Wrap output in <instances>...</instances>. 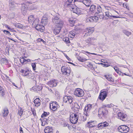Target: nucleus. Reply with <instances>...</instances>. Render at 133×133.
I'll use <instances>...</instances> for the list:
<instances>
[{"instance_id": "f257e3e1", "label": "nucleus", "mask_w": 133, "mask_h": 133, "mask_svg": "<svg viewBox=\"0 0 133 133\" xmlns=\"http://www.w3.org/2000/svg\"><path fill=\"white\" fill-rule=\"evenodd\" d=\"M20 72L22 73L23 76H26L28 78L32 79L34 78V75L30 73L28 69H21Z\"/></svg>"}, {"instance_id": "f03ea898", "label": "nucleus", "mask_w": 133, "mask_h": 133, "mask_svg": "<svg viewBox=\"0 0 133 133\" xmlns=\"http://www.w3.org/2000/svg\"><path fill=\"white\" fill-rule=\"evenodd\" d=\"M80 114L78 113H72L70 115V121L73 124L76 123L78 122L79 117Z\"/></svg>"}, {"instance_id": "7ed1b4c3", "label": "nucleus", "mask_w": 133, "mask_h": 133, "mask_svg": "<svg viewBox=\"0 0 133 133\" xmlns=\"http://www.w3.org/2000/svg\"><path fill=\"white\" fill-rule=\"evenodd\" d=\"M52 22L56 24L57 26H62L63 24V21L61 20L57 16H55L52 18Z\"/></svg>"}, {"instance_id": "20e7f679", "label": "nucleus", "mask_w": 133, "mask_h": 133, "mask_svg": "<svg viewBox=\"0 0 133 133\" xmlns=\"http://www.w3.org/2000/svg\"><path fill=\"white\" fill-rule=\"evenodd\" d=\"M108 111L104 108H100L98 111V116L99 118H102L106 115Z\"/></svg>"}, {"instance_id": "39448f33", "label": "nucleus", "mask_w": 133, "mask_h": 133, "mask_svg": "<svg viewBox=\"0 0 133 133\" xmlns=\"http://www.w3.org/2000/svg\"><path fill=\"white\" fill-rule=\"evenodd\" d=\"M118 129L119 132L123 133H127L129 130V128L125 125H122L119 126L118 128Z\"/></svg>"}, {"instance_id": "423d86ee", "label": "nucleus", "mask_w": 133, "mask_h": 133, "mask_svg": "<svg viewBox=\"0 0 133 133\" xmlns=\"http://www.w3.org/2000/svg\"><path fill=\"white\" fill-rule=\"evenodd\" d=\"M61 71L63 75L67 76H68L70 74V70L68 68L65 66L62 67Z\"/></svg>"}, {"instance_id": "0eeeda50", "label": "nucleus", "mask_w": 133, "mask_h": 133, "mask_svg": "<svg viewBox=\"0 0 133 133\" xmlns=\"http://www.w3.org/2000/svg\"><path fill=\"white\" fill-rule=\"evenodd\" d=\"M74 94L75 95L78 97H81L83 96L84 92L82 89L79 88H77L75 90Z\"/></svg>"}, {"instance_id": "6e6552de", "label": "nucleus", "mask_w": 133, "mask_h": 133, "mask_svg": "<svg viewBox=\"0 0 133 133\" xmlns=\"http://www.w3.org/2000/svg\"><path fill=\"white\" fill-rule=\"evenodd\" d=\"M117 118L123 121H125L127 119V115L122 112H119L118 113Z\"/></svg>"}, {"instance_id": "1a4fd4ad", "label": "nucleus", "mask_w": 133, "mask_h": 133, "mask_svg": "<svg viewBox=\"0 0 133 133\" xmlns=\"http://www.w3.org/2000/svg\"><path fill=\"white\" fill-rule=\"evenodd\" d=\"M94 31V30L92 28L90 27L87 28L85 29L84 32H85L84 37H86L90 35Z\"/></svg>"}, {"instance_id": "9d476101", "label": "nucleus", "mask_w": 133, "mask_h": 133, "mask_svg": "<svg viewBox=\"0 0 133 133\" xmlns=\"http://www.w3.org/2000/svg\"><path fill=\"white\" fill-rule=\"evenodd\" d=\"M81 30L79 29L76 28L71 31L69 35L71 36V38H73L75 35L79 34L81 32Z\"/></svg>"}, {"instance_id": "9b49d317", "label": "nucleus", "mask_w": 133, "mask_h": 133, "mask_svg": "<svg viewBox=\"0 0 133 133\" xmlns=\"http://www.w3.org/2000/svg\"><path fill=\"white\" fill-rule=\"evenodd\" d=\"M73 98L71 96H65L63 98V102L68 103H71L73 102Z\"/></svg>"}, {"instance_id": "f8f14e48", "label": "nucleus", "mask_w": 133, "mask_h": 133, "mask_svg": "<svg viewBox=\"0 0 133 133\" xmlns=\"http://www.w3.org/2000/svg\"><path fill=\"white\" fill-rule=\"evenodd\" d=\"M92 105L91 104H89L85 107L84 114L87 116L89 115V112L92 108Z\"/></svg>"}, {"instance_id": "ddd939ff", "label": "nucleus", "mask_w": 133, "mask_h": 133, "mask_svg": "<svg viewBox=\"0 0 133 133\" xmlns=\"http://www.w3.org/2000/svg\"><path fill=\"white\" fill-rule=\"evenodd\" d=\"M102 91V90H101L98 97V98L100 100L103 101L105 98L107 96V93L106 91Z\"/></svg>"}, {"instance_id": "4468645a", "label": "nucleus", "mask_w": 133, "mask_h": 133, "mask_svg": "<svg viewBox=\"0 0 133 133\" xmlns=\"http://www.w3.org/2000/svg\"><path fill=\"white\" fill-rule=\"evenodd\" d=\"M58 83V81L57 80L54 79L48 82V84L50 87L53 88L56 87Z\"/></svg>"}, {"instance_id": "2eb2a0df", "label": "nucleus", "mask_w": 133, "mask_h": 133, "mask_svg": "<svg viewBox=\"0 0 133 133\" xmlns=\"http://www.w3.org/2000/svg\"><path fill=\"white\" fill-rule=\"evenodd\" d=\"M93 39L92 38L89 37L85 40L84 45L85 47H88L91 45V41Z\"/></svg>"}, {"instance_id": "dca6fc26", "label": "nucleus", "mask_w": 133, "mask_h": 133, "mask_svg": "<svg viewBox=\"0 0 133 133\" xmlns=\"http://www.w3.org/2000/svg\"><path fill=\"white\" fill-rule=\"evenodd\" d=\"M34 18L33 15H31L28 18V21L29 23H32L33 22L32 24L33 25H35V24L38 22V20L36 19L34 20Z\"/></svg>"}, {"instance_id": "f3484780", "label": "nucleus", "mask_w": 133, "mask_h": 133, "mask_svg": "<svg viewBox=\"0 0 133 133\" xmlns=\"http://www.w3.org/2000/svg\"><path fill=\"white\" fill-rule=\"evenodd\" d=\"M38 22L35 24V27L36 29L38 31H40L41 32H43L44 29V26L42 25L38 24Z\"/></svg>"}, {"instance_id": "a211bd4d", "label": "nucleus", "mask_w": 133, "mask_h": 133, "mask_svg": "<svg viewBox=\"0 0 133 133\" xmlns=\"http://www.w3.org/2000/svg\"><path fill=\"white\" fill-rule=\"evenodd\" d=\"M108 123L106 122H102L99 123L98 125V128H102L104 127H106L108 126Z\"/></svg>"}, {"instance_id": "6ab92c4d", "label": "nucleus", "mask_w": 133, "mask_h": 133, "mask_svg": "<svg viewBox=\"0 0 133 133\" xmlns=\"http://www.w3.org/2000/svg\"><path fill=\"white\" fill-rule=\"evenodd\" d=\"M43 87L41 85L37 86H34L32 88V89L35 91L38 92V91L42 90Z\"/></svg>"}, {"instance_id": "aec40b11", "label": "nucleus", "mask_w": 133, "mask_h": 133, "mask_svg": "<svg viewBox=\"0 0 133 133\" xmlns=\"http://www.w3.org/2000/svg\"><path fill=\"white\" fill-rule=\"evenodd\" d=\"M105 16L109 18H111V17H113L115 18H121L120 15L119 16H112L111 13H110L109 12H105ZM121 16V15H120Z\"/></svg>"}, {"instance_id": "412c9836", "label": "nucleus", "mask_w": 133, "mask_h": 133, "mask_svg": "<svg viewBox=\"0 0 133 133\" xmlns=\"http://www.w3.org/2000/svg\"><path fill=\"white\" fill-rule=\"evenodd\" d=\"M53 130L52 127L48 126L45 128L44 132L45 133H53Z\"/></svg>"}, {"instance_id": "4be33fe9", "label": "nucleus", "mask_w": 133, "mask_h": 133, "mask_svg": "<svg viewBox=\"0 0 133 133\" xmlns=\"http://www.w3.org/2000/svg\"><path fill=\"white\" fill-rule=\"evenodd\" d=\"M62 26H56L54 30V34L55 35L59 34L61 30V28H62Z\"/></svg>"}, {"instance_id": "5701e85b", "label": "nucleus", "mask_w": 133, "mask_h": 133, "mask_svg": "<svg viewBox=\"0 0 133 133\" xmlns=\"http://www.w3.org/2000/svg\"><path fill=\"white\" fill-rule=\"evenodd\" d=\"M41 100L38 98L36 99L34 101V103L35 104V106L38 107L39 106L41 105Z\"/></svg>"}, {"instance_id": "b1692460", "label": "nucleus", "mask_w": 133, "mask_h": 133, "mask_svg": "<svg viewBox=\"0 0 133 133\" xmlns=\"http://www.w3.org/2000/svg\"><path fill=\"white\" fill-rule=\"evenodd\" d=\"M5 94V92L4 89L0 86V97H3Z\"/></svg>"}, {"instance_id": "393cba45", "label": "nucleus", "mask_w": 133, "mask_h": 133, "mask_svg": "<svg viewBox=\"0 0 133 133\" xmlns=\"http://www.w3.org/2000/svg\"><path fill=\"white\" fill-rule=\"evenodd\" d=\"M91 1L90 0H83L82 3L86 6H89L91 4Z\"/></svg>"}, {"instance_id": "a878e982", "label": "nucleus", "mask_w": 133, "mask_h": 133, "mask_svg": "<svg viewBox=\"0 0 133 133\" xmlns=\"http://www.w3.org/2000/svg\"><path fill=\"white\" fill-rule=\"evenodd\" d=\"M9 113L8 109L6 108H4L2 113V116L3 117H5L7 116Z\"/></svg>"}, {"instance_id": "bb28decb", "label": "nucleus", "mask_w": 133, "mask_h": 133, "mask_svg": "<svg viewBox=\"0 0 133 133\" xmlns=\"http://www.w3.org/2000/svg\"><path fill=\"white\" fill-rule=\"evenodd\" d=\"M105 77L108 81H109L113 82L114 81V79L111 76L107 75L104 76Z\"/></svg>"}, {"instance_id": "cd10ccee", "label": "nucleus", "mask_w": 133, "mask_h": 133, "mask_svg": "<svg viewBox=\"0 0 133 133\" xmlns=\"http://www.w3.org/2000/svg\"><path fill=\"white\" fill-rule=\"evenodd\" d=\"M94 124L92 122H88L87 123V127L90 128H94Z\"/></svg>"}, {"instance_id": "c85d7f7f", "label": "nucleus", "mask_w": 133, "mask_h": 133, "mask_svg": "<svg viewBox=\"0 0 133 133\" xmlns=\"http://www.w3.org/2000/svg\"><path fill=\"white\" fill-rule=\"evenodd\" d=\"M102 12L101 7L99 5H97V11L96 12V14H98Z\"/></svg>"}, {"instance_id": "c756f323", "label": "nucleus", "mask_w": 133, "mask_h": 133, "mask_svg": "<svg viewBox=\"0 0 133 133\" xmlns=\"http://www.w3.org/2000/svg\"><path fill=\"white\" fill-rule=\"evenodd\" d=\"M23 110L22 109V108L19 107L18 108V114L21 116L23 114Z\"/></svg>"}, {"instance_id": "7c9ffc66", "label": "nucleus", "mask_w": 133, "mask_h": 133, "mask_svg": "<svg viewBox=\"0 0 133 133\" xmlns=\"http://www.w3.org/2000/svg\"><path fill=\"white\" fill-rule=\"evenodd\" d=\"M96 6L95 5H91L90 8V11L92 12H94Z\"/></svg>"}, {"instance_id": "2f4dec72", "label": "nucleus", "mask_w": 133, "mask_h": 133, "mask_svg": "<svg viewBox=\"0 0 133 133\" xmlns=\"http://www.w3.org/2000/svg\"><path fill=\"white\" fill-rule=\"evenodd\" d=\"M15 26L18 28H23L24 27L23 25L20 23L15 24Z\"/></svg>"}, {"instance_id": "473e14b6", "label": "nucleus", "mask_w": 133, "mask_h": 133, "mask_svg": "<svg viewBox=\"0 0 133 133\" xmlns=\"http://www.w3.org/2000/svg\"><path fill=\"white\" fill-rule=\"evenodd\" d=\"M73 12L75 13L76 14H79V9H77L76 8H72Z\"/></svg>"}, {"instance_id": "72a5a7b5", "label": "nucleus", "mask_w": 133, "mask_h": 133, "mask_svg": "<svg viewBox=\"0 0 133 133\" xmlns=\"http://www.w3.org/2000/svg\"><path fill=\"white\" fill-rule=\"evenodd\" d=\"M69 22L70 24V25L71 26H73L74 25L75 21L72 19H70L69 20Z\"/></svg>"}, {"instance_id": "f704fd0d", "label": "nucleus", "mask_w": 133, "mask_h": 133, "mask_svg": "<svg viewBox=\"0 0 133 133\" xmlns=\"http://www.w3.org/2000/svg\"><path fill=\"white\" fill-rule=\"evenodd\" d=\"M91 17V19L92 21V22H97L98 20V17L96 16H93V17Z\"/></svg>"}, {"instance_id": "c9c22d12", "label": "nucleus", "mask_w": 133, "mask_h": 133, "mask_svg": "<svg viewBox=\"0 0 133 133\" xmlns=\"http://www.w3.org/2000/svg\"><path fill=\"white\" fill-rule=\"evenodd\" d=\"M123 32L127 36H129V35H131V32L125 30H123Z\"/></svg>"}, {"instance_id": "e433bc0d", "label": "nucleus", "mask_w": 133, "mask_h": 133, "mask_svg": "<svg viewBox=\"0 0 133 133\" xmlns=\"http://www.w3.org/2000/svg\"><path fill=\"white\" fill-rule=\"evenodd\" d=\"M50 107L51 109L53 111H55L57 108L59 107H56V106H52L51 105V104H50Z\"/></svg>"}, {"instance_id": "4c0bfd02", "label": "nucleus", "mask_w": 133, "mask_h": 133, "mask_svg": "<svg viewBox=\"0 0 133 133\" xmlns=\"http://www.w3.org/2000/svg\"><path fill=\"white\" fill-rule=\"evenodd\" d=\"M96 15L98 16L99 18L101 19H103L104 18L103 14L102 12L99 13L98 14H97Z\"/></svg>"}, {"instance_id": "58836bf2", "label": "nucleus", "mask_w": 133, "mask_h": 133, "mask_svg": "<svg viewBox=\"0 0 133 133\" xmlns=\"http://www.w3.org/2000/svg\"><path fill=\"white\" fill-rule=\"evenodd\" d=\"M50 113L48 112H44V113L41 116L42 118H43L45 117H46L48 115H49Z\"/></svg>"}, {"instance_id": "ea45409f", "label": "nucleus", "mask_w": 133, "mask_h": 133, "mask_svg": "<svg viewBox=\"0 0 133 133\" xmlns=\"http://www.w3.org/2000/svg\"><path fill=\"white\" fill-rule=\"evenodd\" d=\"M63 40L64 41L66 42V43H70V41L69 39L67 37L64 38L63 39Z\"/></svg>"}, {"instance_id": "a19ab883", "label": "nucleus", "mask_w": 133, "mask_h": 133, "mask_svg": "<svg viewBox=\"0 0 133 133\" xmlns=\"http://www.w3.org/2000/svg\"><path fill=\"white\" fill-rule=\"evenodd\" d=\"M42 125L43 126H44L45 124L47 123V119H44L43 120H42Z\"/></svg>"}, {"instance_id": "79ce46f5", "label": "nucleus", "mask_w": 133, "mask_h": 133, "mask_svg": "<svg viewBox=\"0 0 133 133\" xmlns=\"http://www.w3.org/2000/svg\"><path fill=\"white\" fill-rule=\"evenodd\" d=\"M1 61L3 63L6 64L8 63V61L5 58H1Z\"/></svg>"}, {"instance_id": "37998d69", "label": "nucleus", "mask_w": 133, "mask_h": 133, "mask_svg": "<svg viewBox=\"0 0 133 133\" xmlns=\"http://www.w3.org/2000/svg\"><path fill=\"white\" fill-rule=\"evenodd\" d=\"M78 59L79 61L82 62H84L85 61L87 60V59L85 58H82V57H78Z\"/></svg>"}, {"instance_id": "c03bdc74", "label": "nucleus", "mask_w": 133, "mask_h": 133, "mask_svg": "<svg viewBox=\"0 0 133 133\" xmlns=\"http://www.w3.org/2000/svg\"><path fill=\"white\" fill-rule=\"evenodd\" d=\"M41 22H42V24H44L45 25L47 24V19L46 18H45V19H42Z\"/></svg>"}, {"instance_id": "a18cd8bd", "label": "nucleus", "mask_w": 133, "mask_h": 133, "mask_svg": "<svg viewBox=\"0 0 133 133\" xmlns=\"http://www.w3.org/2000/svg\"><path fill=\"white\" fill-rule=\"evenodd\" d=\"M95 129L94 128H90L89 130L90 133H97L96 132Z\"/></svg>"}, {"instance_id": "49530a36", "label": "nucleus", "mask_w": 133, "mask_h": 133, "mask_svg": "<svg viewBox=\"0 0 133 133\" xmlns=\"http://www.w3.org/2000/svg\"><path fill=\"white\" fill-rule=\"evenodd\" d=\"M51 104V105L52 106H55L56 107H59V105L57 104V102L56 101H54L52 102Z\"/></svg>"}, {"instance_id": "de8ad7c7", "label": "nucleus", "mask_w": 133, "mask_h": 133, "mask_svg": "<svg viewBox=\"0 0 133 133\" xmlns=\"http://www.w3.org/2000/svg\"><path fill=\"white\" fill-rule=\"evenodd\" d=\"M31 66L32 67L33 70L35 71V72H37L35 71L36 67V63H33L31 64Z\"/></svg>"}, {"instance_id": "09e8293b", "label": "nucleus", "mask_w": 133, "mask_h": 133, "mask_svg": "<svg viewBox=\"0 0 133 133\" xmlns=\"http://www.w3.org/2000/svg\"><path fill=\"white\" fill-rule=\"evenodd\" d=\"M78 109H82L83 107V103H78Z\"/></svg>"}, {"instance_id": "8fccbe9b", "label": "nucleus", "mask_w": 133, "mask_h": 133, "mask_svg": "<svg viewBox=\"0 0 133 133\" xmlns=\"http://www.w3.org/2000/svg\"><path fill=\"white\" fill-rule=\"evenodd\" d=\"M66 110L65 109H63L62 110L59 111L60 113L62 115L65 114L66 113Z\"/></svg>"}, {"instance_id": "3c124183", "label": "nucleus", "mask_w": 133, "mask_h": 133, "mask_svg": "<svg viewBox=\"0 0 133 133\" xmlns=\"http://www.w3.org/2000/svg\"><path fill=\"white\" fill-rule=\"evenodd\" d=\"M21 63L22 64H25V59L24 57L21 58L20 59Z\"/></svg>"}, {"instance_id": "603ef678", "label": "nucleus", "mask_w": 133, "mask_h": 133, "mask_svg": "<svg viewBox=\"0 0 133 133\" xmlns=\"http://www.w3.org/2000/svg\"><path fill=\"white\" fill-rule=\"evenodd\" d=\"M104 106L106 107L111 108L114 107V105L112 104H109L105 105Z\"/></svg>"}, {"instance_id": "864d4df0", "label": "nucleus", "mask_w": 133, "mask_h": 133, "mask_svg": "<svg viewBox=\"0 0 133 133\" xmlns=\"http://www.w3.org/2000/svg\"><path fill=\"white\" fill-rule=\"evenodd\" d=\"M92 21L91 17L88 18L86 19V22H92Z\"/></svg>"}, {"instance_id": "5fc2aeb1", "label": "nucleus", "mask_w": 133, "mask_h": 133, "mask_svg": "<svg viewBox=\"0 0 133 133\" xmlns=\"http://www.w3.org/2000/svg\"><path fill=\"white\" fill-rule=\"evenodd\" d=\"M89 115L87 116L84 113V116H83V121H86L87 119V117H88Z\"/></svg>"}, {"instance_id": "6e6d98bb", "label": "nucleus", "mask_w": 133, "mask_h": 133, "mask_svg": "<svg viewBox=\"0 0 133 133\" xmlns=\"http://www.w3.org/2000/svg\"><path fill=\"white\" fill-rule=\"evenodd\" d=\"M3 32L6 35H7L9 36L11 35V34H10V32L9 31H8L4 30L3 31Z\"/></svg>"}, {"instance_id": "4d7b16f0", "label": "nucleus", "mask_w": 133, "mask_h": 133, "mask_svg": "<svg viewBox=\"0 0 133 133\" xmlns=\"http://www.w3.org/2000/svg\"><path fill=\"white\" fill-rule=\"evenodd\" d=\"M114 69H115V71L118 73L119 74L120 73V71L118 70V68L117 67H115L114 68Z\"/></svg>"}, {"instance_id": "13d9d810", "label": "nucleus", "mask_w": 133, "mask_h": 133, "mask_svg": "<svg viewBox=\"0 0 133 133\" xmlns=\"http://www.w3.org/2000/svg\"><path fill=\"white\" fill-rule=\"evenodd\" d=\"M78 103H75L74 107L76 108H77V109H78Z\"/></svg>"}, {"instance_id": "bf43d9fd", "label": "nucleus", "mask_w": 133, "mask_h": 133, "mask_svg": "<svg viewBox=\"0 0 133 133\" xmlns=\"http://www.w3.org/2000/svg\"><path fill=\"white\" fill-rule=\"evenodd\" d=\"M64 127H67L69 128V125L67 123H65L64 124Z\"/></svg>"}, {"instance_id": "052dcab7", "label": "nucleus", "mask_w": 133, "mask_h": 133, "mask_svg": "<svg viewBox=\"0 0 133 133\" xmlns=\"http://www.w3.org/2000/svg\"><path fill=\"white\" fill-rule=\"evenodd\" d=\"M73 1H74V0H67L68 2L70 3L69 4L67 3L68 5H71V4L70 3H71Z\"/></svg>"}, {"instance_id": "680f3d73", "label": "nucleus", "mask_w": 133, "mask_h": 133, "mask_svg": "<svg viewBox=\"0 0 133 133\" xmlns=\"http://www.w3.org/2000/svg\"><path fill=\"white\" fill-rule=\"evenodd\" d=\"M110 66V65L109 64H103V67H108L109 66Z\"/></svg>"}, {"instance_id": "e2e57ef3", "label": "nucleus", "mask_w": 133, "mask_h": 133, "mask_svg": "<svg viewBox=\"0 0 133 133\" xmlns=\"http://www.w3.org/2000/svg\"><path fill=\"white\" fill-rule=\"evenodd\" d=\"M22 13L23 15H25L26 13V9L24 10H22Z\"/></svg>"}, {"instance_id": "0e129e2a", "label": "nucleus", "mask_w": 133, "mask_h": 133, "mask_svg": "<svg viewBox=\"0 0 133 133\" xmlns=\"http://www.w3.org/2000/svg\"><path fill=\"white\" fill-rule=\"evenodd\" d=\"M65 56L66 57V58L69 61H70L71 59L70 58L68 57L66 54H64Z\"/></svg>"}, {"instance_id": "69168bd1", "label": "nucleus", "mask_w": 133, "mask_h": 133, "mask_svg": "<svg viewBox=\"0 0 133 133\" xmlns=\"http://www.w3.org/2000/svg\"><path fill=\"white\" fill-rule=\"evenodd\" d=\"M9 4L10 5H13L14 4V2L12 1H10Z\"/></svg>"}, {"instance_id": "338daca9", "label": "nucleus", "mask_w": 133, "mask_h": 133, "mask_svg": "<svg viewBox=\"0 0 133 133\" xmlns=\"http://www.w3.org/2000/svg\"><path fill=\"white\" fill-rule=\"evenodd\" d=\"M20 133H23V131L22 128L21 127H20L19 128Z\"/></svg>"}, {"instance_id": "774afa93", "label": "nucleus", "mask_w": 133, "mask_h": 133, "mask_svg": "<svg viewBox=\"0 0 133 133\" xmlns=\"http://www.w3.org/2000/svg\"><path fill=\"white\" fill-rule=\"evenodd\" d=\"M31 61L29 59H25V64L27 63L28 62H29L30 61Z\"/></svg>"}]
</instances>
